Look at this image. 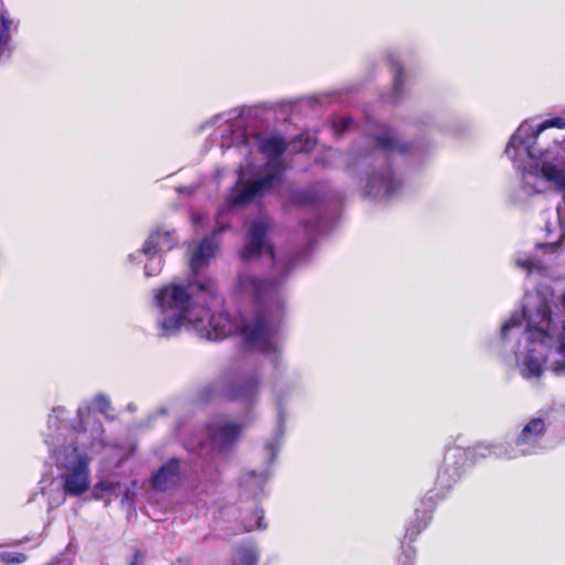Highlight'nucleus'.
I'll return each mask as SVG.
<instances>
[{
	"instance_id": "nucleus-1",
	"label": "nucleus",
	"mask_w": 565,
	"mask_h": 565,
	"mask_svg": "<svg viewBox=\"0 0 565 565\" xmlns=\"http://www.w3.org/2000/svg\"><path fill=\"white\" fill-rule=\"evenodd\" d=\"M237 284L239 290L249 295L254 305L258 307L254 320L242 323L239 334L246 344L255 347L258 351L274 352L276 350L273 341L275 330L262 307L271 305L279 307L278 291L281 281L274 278H260L250 273H241Z\"/></svg>"
},
{
	"instance_id": "nucleus-2",
	"label": "nucleus",
	"mask_w": 565,
	"mask_h": 565,
	"mask_svg": "<svg viewBox=\"0 0 565 565\" xmlns=\"http://www.w3.org/2000/svg\"><path fill=\"white\" fill-rule=\"evenodd\" d=\"M526 330L531 342L550 344L557 338V352L565 358V324L562 326L559 334L556 333L557 323L553 318L551 307L543 302L531 311L526 319ZM555 374H565V361H555L552 365Z\"/></svg>"
},
{
	"instance_id": "nucleus-3",
	"label": "nucleus",
	"mask_w": 565,
	"mask_h": 565,
	"mask_svg": "<svg viewBox=\"0 0 565 565\" xmlns=\"http://www.w3.org/2000/svg\"><path fill=\"white\" fill-rule=\"evenodd\" d=\"M154 301L162 313L167 315L172 311L171 315L166 316L161 321V328L169 334L179 330L185 321L190 311L192 296L184 286L171 284L158 289L154 295Z\"/></svg>"
},
{
	"instance_id": "nucleus-4",
	"label": "nucleus",
	"mask_w": 565,
	"mask_h": 565,
	"mask_svg": "<svg viewBox=\"0 0 565 565\" xmlns=\"http://www.w3.org/2000/svg\"><path fill=\"white\" fill-rule=\"evenodd\" d=\"M478 457H486L480 447L449 449L438 471L437 482L445 488H451L460 479L466 467L476 463Z\"/></svg>"
},
{
	"instance_id": "nucleus-5",
	"label": "nucleus",
	"mask_w": 565,
	"mask_h": 565,
	"mask_svg": "<svg viewBox=\"0 0 565 565\" xmlns=\"http://www.w3.org/2000/svg\"><path fill=\"white\" fill-rule=\"evenodd\" d=\"M268 232L269 224L266 221H255L250 224L245 237L244 247L239 252L243 262L257 259L263 254H268L271 262L275 263V249L267 239Z\"/></svg>"
},
{
	"instance_id": "nucleus-6",
	"label": "nucleus",
	"mask_w": 565,
	"mask_h": 565,
	"mask_svg": "<svg viewBox=\"0 0 565 565\" xmlns=\"http://www.w3.org/2000/svg\"><path fill=\"white\" fill-rule=\"evenodd\" d=\"M282 171V162H276L273 164V170L263 178L249 181L243 188L233 189L228 196V202L233 206H243L250 203L256 196L269 190L273 183L280 179Z\"/></svg>"
},
{
	"instance_id": "nucleus-7",
	"label": "nucleus",
	"mask_w": 565,
	"mask_h": 565,
	"mask_svg": "<svg viewBox=\"0 0 565 565\" xmlns=\"http://www.w3.org/2000/svg\"><path fill=\"white\" fill-rule=\"evenodd\" d=\"M258 384L259 381L256 376H250L239 382L225 383L217 381L205 386L201 394L204 399H207L216 390L221 388L223 398L227 401H250L257 394Z\"/></svg>"
},
{
	"instance_id": "nucleus-8",
	"label": "nucleus",
	"mask_w": 565,
	"mask_h": 565,
	"mask_svg": "<svg viewBox=\"0 0 565 565\" xmlns=\"http://www.w3.org/2000/svg\"><path fill=\"white\" fill-rule=\"evenodd\" d=\"M89 488V460L86 456H79L70 468V472L63 476V490L65 494L78 497Z\"/></svg>"
},
{
	"instance_id": "nucleus-9",
	"label": "nucleus",
	"mask_w": 565,
	"mask_h": 565,
	"mask_svg": "<svg viewBox=\"0 0 565 565\" xmlns=\"http://www.w3.org/2000/svg\"><path fill=\"white\" fill-rule=\"evenodd\" d=\"M243 430L241 424L220 420L207 424L210 439L220 450L231 448L239 439Z\"/></svg>"
},
{
	"instance_id": "nucleus-10",
	"label": "nucleus",
	"mask_w": 565,
	"mask_h": 565,
	"mask_svg": "<svg viewBox=\"0 0 565 565\" xmlns=\"http://www.w3.org/2000/svg\"><path fill=\"white\" fill-rule=\"evenodd\" d=\"M180 476V461L170 458L151 476L150 486L154 491L166 492L179 483Z\"/></svg>"
},
{
	"instance_id": "nucleus-11",
	"label": "nucleus",
	"mask_w": 565,
	"mask_h": 565,
	"mask_svg": "<svg viewBox=\"0 0 565 565\" xmlns=\"http://www.w3.org/2000/svg\"><path fill=\"white\" fill-rule=\"evenodd\" d=\"M223 231H225V227H220L214 230L212 235L205 236L201 239L191 256L190 266L192 271L196 273L201 267L207 265L215 256L217 244L214 242V236Z\"/></svg>"
},
{
	"instance_id": "nucleus-12",
	"label": "nucleus",
	"mask_w": 565,
	"mask_h": 565,
	"mask_svg": "<svg viewBox=\"0 0 565 565\" xmlns=\"http://www.w3.org/2000/svg\"><path fill=\"white\" fill-rule=\"evenodd\" d=\"M373 139L376 148L383 152L407 154L413 149V142L404 141L392 130L385 129L381 134L374 135Z\"/></svg>"
},
{
	"instance_id": "nucleus-13",
	"label": "nucleus",
	"mask_w": 565,
	"mask_h": 565,
	"mask_svg": "<svg viewBox=\"0 0 565 565\" xmlns=\"http://www.w3.org/2000/svg\"><path fill=\"white\" fill-rule=\"evenodd\" d=\"M546 434V425L542 418H532L515 438L518 447L526 446L527 451L537 447L540 440Z\"/></svg>"
},
{
	"instance_id": "nucleus-14",
	"label": "nucleus",
	"mask_w": 565,
	"mask_h": 565,
	"mask_svg": "<svg viewBox=\"0 0 565 565\" xmlns=\"http://www.w3.org/2000/svg\"><path fill=\"white\" fill-rule=\"evenodd\" d=\"M288 146L289 143L280 135H271L258 139V149L264 156H266L269 159L267 164L271 169L273 164L276 163V161L271 162V159H278L279 157H281L288 149ZM279 160H277V162Z\"/></svg>"
},
{
	"instance_id": "nucleus-15",
	"label": "nucleus",
	"mask_w": 565,
	"mask_h": 565,
	"mask_svg": "<svg viewBox=\"0 0 565 565\" xmlns=\"http://www.w3.org/2000/svg\"><path fill=\"white\" fill-rule=\"evenodd\" d=\"M233 322L226 313H213L209 319L206 338L211 341H217L227 338L233 333Z\"/></svg>"
},
{
	"instance_id": "nucleus-16",
	"label": "nucleus",
	"mask_w": 565,
	"mask_h": 565,
	"mask_svg": "<svg viewBox=\"0 0 565 565\" xmlns=\"http://www.w3.org/2000/svg\"><path fill=\"white\" fill-rule=\"evenodd\" d=\"M259 551L255 544L245 542L236 546L232 565H258Z\"/></svg>"
},
{
	"instance_id": "nucleus-17",
	"label": "nucleus",
	"mask_w": 565,
	"mask_h": 565,
	"mask_svg": "<svg viewBox=\"0 0 565 565\" xmlns=\"http://www.w3.org/2000/svg\"><path fill=\"white\" fill-rule=\"evenodd\" d=\"M369 182L373 186H383L386 195H393L402 186V181L395 178L392 170H387L381 174H373L369 178Z\"/></svg>"
},
{
	"instance_id": "nucleus-18",
	"label": "nucleus",
	"mask_w": 565,
	"mask_h": 565,
	"mask_svg": "<svg viewBox=\"0 0 565 565\" xmlns=\"http://www.w3.org/2000/svg\"><path fill=\"white\" fill-rule=\"evenodd\" d=\"M540 174L546 181L565 189V171L559 169L556 164L543 161L540 167Z\"/></svg>"
},
{
	"instance_id": "nucleus-19",
	"label": "nucleus",
	"mask_w": 565,
	"mask_h": 565,
	"mask_svg": "<svg viewBox=\"0 0 565 565\" xmlns=\"http://www.w3.org/2000/svg\"><path fill=\"white\" fill-rule=\"evenodd\" d=\"M171 232L169 231H153L145 241L140 252L143 255H156L161 250V239H170Z\"/></svg>"
},
{
	"instance_id": "nucleus-20",
	"label": "nucleus",
	"mask_w": 565,
	"mask_h": 565,
	"mask_svg": "<svg viewBox=\"0 0 565 565\" xmlns=\"http://www.w3.org/2000/svg\"><path fill=\"white\" fill-rule=\"evenodd\" d=\"M434 505L429 500H423L419 508L415 510L414 527L416 530L426 529L433 519Z\"/></svg>"
},
{
	"instance_id": "nucleus-21",
	"label": "nucleus",
	"mask_w": 565,
	"mask_h": 565,
	"mask_svg": "<svg viewBox=\"0 0 565 565\" xmlns=\"http://www.w3.org/2000/svg\"><path fill=\"white\" fill-rule=\"evenodd\" d=\"M543 362L533 356L531 351L525 356L523 375L525 377H540L543 373Z\"/></svg>"
},
{
	"instance_id": "nucleus-22",
	"label": "nucleus",
	"mask_w": 565,
	"mask_h": 565,
	"mask_svg": "<svg viewBox=\"0 0 565 565\" xmlns=\"http://www.w3.org/2000/svg\"><path fill=\"white\" fill-rule=\"evenodd\" d=\"M318 199L317 191L313 189H305L296 191L291 196V202L295 205L307 206L317 203Z\"/></svg>"
},
{
	"instance_id": "nucleus-23",
	"label": "nucleus",
	"mask_w": 565,
	"mask_h": 565,
	"mask_svg": "<svg viewBox=\"0 0 565 565\" xmlns=\"http://www.w3.org/2000/svg\"><path fill=\"white\" fill-rule=\"evenodd\" d=\"M120 489L119 481L102 480L95 483L93 488V497L95 499H103L104 493L111 494Z\"/></svg>"
},
{
	"instance_id": "nucleus-24",
	"label": "nucleus",
	"mask_w": 565,
	"mask_h": 565,
	"mask_svg": "<svg viewBox=\"0 0 565 565\" xmlns=\"http://www.w3.org/2000/svg\"><path fill=\"white\" fill-rule=\"evenodd\" d=\"M394 67L393 93L396 97H401L404 92L406 75L404 66L398 62L392 63Z\"/></svg>"
},
{
	"instance_id": "nucleus-25",
	"label": "nucleus",
	"mask_w": 565,
	"mask_h": 565,
	"mask_svg": "<svg viewBox=\"0 0 565 565\" xmlns=\"http://www.w3.org/2000/svg\"><path fill=\"white\" fill-rule=\"evenodd\" d=\"M28 559L25 552L4 550L0 552V561L4 565H19Z\"/></svg>"
},
{
	"instance_id": "nucleus-26",
	"label": "nucleus",
	"mask_w": 565,
	"mask_h": 565,
	"mask_svg": "<svg viewBox=\"0 0 565 565\" xmlns=\"http://www.w3.org/2000/svg\"><path fill=\"white\" fill-rule=\"evenodd\" d=\"M1 31H0V47L6 50L11 41L10 29L12 21L6 15L1 14Z\"/></svg>"
},
{
	"instance_id": "nucleus-27",
	"label": "nucleus",
	"mask_w": 565,
	"mask_h": 565,
	"mask_svg": "<svg viewBox=\"0 0 565 565\" xmlns=\"http://www.w3.org/2000/svg\"><path fill=\"white\" fill-rule=\"evenodd\" d=\"M550 128L565 129V118L553 117V118L546 119L537 126L536 131H537V134H541L542 131L550 129Z\"/></svg>"
},
{
	"instance_id": "nucleus-28",
	"label": "nucleus",
	"mask_w": 565,
	"mask_h": 565,
	"mask_svg": "<svg viewBox=\"0 0 565 565\" xmlns=\"http://www.w3.org/2000/svg\"><path fill=\"white\" fill-rule=\"evenodd\" d=\"M521 324V319L519 317H511L508 321L503 323L501 327V335L503 338L508 337L509 331L512 328H515Z\"/></svg>"
},
{
	"instance_id": "nucleus-29",
	"label": "nucleus",
	"mask_w": 565,
	"mask_h": 565,
	"mask_svg": "<svg viewBox=\"0 0 565 565\" xmlns=\"http://www.w3.org/2000/svg\"><path fill=\"white\" fill-rule=\"evenodd\" d=\"M516 265L529 273H531L535 266L533 258L530 256L519 257L516 259Z\"/></svg>"
},
{
	"instance_id": "nucleus-30",
	"label": "nucleus",
	"mask_w": 565,
	"mask_h": 565,
	"mask_svg": "<svg viewBox=\"0 0 565 565\" xmlns=\"http://www.w3.org/2000/svg\"><path fill=\"white\" fill-rule=\"evenodd\" d=\"M351 124H352V119L347 117V118H341L338 121H334L332 126H333L334 131L337 134L341 135L350 127Z\"/></svg>"
},
{
	"instance_id": "nucleus-31",
	"label": "nucleus",
	"mask_w": 565,
	"mask_h": 565,
	"mask_svg": "<svg viewBox=\"0 0 565 565\" xmlns=\"http://www.w3.org/2000/svg\"><path fill=\"white\" fill-rule=\"evenodd\" d=\"M257 522L258 530H265L268 526V523L265 520L264 511L260 508H257L254 512Z\"/></svg>"
},
{
	"instance_id": "nucleus-32",
	"label": "nucleus",
	"mask_w": 565,
	"mask_h": 565,
	"mask_svg": "<svg viewBox=\"0 0 565 565\" xmlns=\"http://www.w3.org/2000/svg\"><path fill=\"white\" fill-rule=\"evenodd\" d=\"M195 286L202 291L211 292L214 288V282L211 279H204L202 281H196Z\"/></svg>"
},
{
	"instance_id": "nucleus-33",
	"label": "nucleus",
	"mask_w": 565,
	"mask_h": 565,
	"mask_svg": "<svg viewBox=\"0 0 565 565\" xmlns=\"http://www.w3.org/2000/svg\"><path fill=\"white\" fill-rule=\"evenodd\" d=\"M145 556L146 555L141 550H135L129 565H142Z\"/></svg>"
},
{
	"instance_id": "nucleus-34",
	"label": "nucleus",
	"mask_w": 565,
	"mask_h": 565,
	"mask_svg": "<svg viewBox=\"0 0 565 565\" xmlns=\"http://www.w3.org/2000/svg\"><path fill=\"white\" fill-rule=\"evenodd\" d=\"M173 235H174V233L171 232V238L170 239H161V250L162 249L169 250V249H171L174 246Z\"/></svg>"
},
{
	"instance_id": "nucleus-35",
	"label": "nucleus",
	"mask_w": 565,
	"mask_h": 565,
	"mask_svg": "<svg viewBox=\"0 0 565 565\" xmlns=\"http://www.w3.org/2000/svg\"><path fill=\"white\" fill-rule=\"evenodd\" d=\"M26 541H28V536H24V539L22 541H20L19 544H22V543H24Z\"/></svg>"
},
{
	"instance_id": "nucleus-36",
	"label": "nucleus",
	"mask_w": 565,
	"mask_h": 565,
	"mask_svg": "<svg viewBox=\"0 0 565 565\" xmlns=\"http://www.w3.org/2000/svg\"><path fill=\"white\" fill-rule=\"evenodd\" d=\"M2 6H3V2H2V0H0V8H2Z\"/></svg>"
}]
</instances>
